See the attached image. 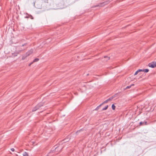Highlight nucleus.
Here are the masks:
<instances>
[{
  "label": "nucleus",
  "mask_w": 156,
  "mask_h": 156,
  "mask_svg": "<svg viewBox=\"0 0 156 156\" xmlns=\"http://www.w3.org/2000/svg\"><path fill=\"white\" fill-rule=\"evenodd\" d=\"M33 52V50L31 49L27 52L25 55L22 56V59L24 60L27 57L29 56Z\"/></svg>",
  "instance_id": "obj_1"
},
{
  "label": "nucleus",
  "mask_w": 156,
  "mask_h": 156,
  "mask_svg": "<svg viewBox=\"0 0 156 156\" xmlns=\"http://www.w3.org/2000/svg\"><path fill=\"white\" fill-rule=\"evenodd\" d=\"M149 67L151 68H154L156 67V62H153L149 63Z\"/></svg>",
  "instance_id": "obj_2"
},
{
  "label": "nucleus",
  "mask_w": 156,
  "mask_h": 156,
  "mask_svg": "<svg viewBox=\"0 0 156 156\" xmlns=\"http://www.w3.org/2000/svg\"><path fill=\"white\" fill-rule=\"evenodd\" d=\"M42 106V105L41 104L38 105L36 106L32 110L33 111H35L37 109H38L39 108L41 107Z\"/></svg>",
  "instance_id": "obj_3"
},
{
  "label": "nucleus",
  "mask_w": 156,
  "mask_h": 156,
  "mask_svg": "<svg viewBox=\"0 0 156 156\" xmlns=\"http://www.w3.org/2000/svg\"><path fill=\"white\" fill-rule=\"evenodd\" d=\"M108 101L107 100L106 101H105L103 103H102L101 105H99L98 107H97V108H96V109L98 110V109L102 105H103L104 104L108 102Z\"/></svg>",
  "instance_id": "obj_4"
},
{
  "label": "nucleus",
  "mask_w": 156,
  "mask_h": 156,
  "mask_svg": "<svg viewBox=\"0 0 156 156\" xmlns=\"http://www.w3.org/2000/svg\"><path fill=\"white\" fill-rule=\"evenodd\" d=\"M23 156H28V154L26 152H25L23 153Z\"/></svg>",
  "instance_id": "obj_5"
},
{
  "label": "nucleus",
  "mask_w": 156,
  "mask_h": 156,
  "mask_svg": "<svg viewBox=\"0 0 156 156\" xmlns=\"http://www.w3.org/2000/svg\"><path fill=\"white\" fill-rule=\"evenodd\" d=\"M148 71L149 70L148 69H143V72H144L145 73H147L148 72Z\"/></svg>",
  "instance_id": "obj_6"
},
{
  "label": "nucleus",
  "mask_w": 156,
  "mask_h": 156,
  "mask_svg": "<svg viewBox=\"0 0 156 156\" xmlns=\"http://www.w3.org/2000/svg\"><path fill=\"white\" fill-rule=\"evenodd\" d=\"M38 60H39L38 58H36L34 60L33 62H35L38 61Z\"/></svg>",
  "instance_id": "obj_7"
},
{
  "label": "nucleus",
  "mask_w": 156,
  "mask_h": 156,
  "mask_svg": "<svg viewBox=\"0 0 156 156\" xmlns=\"http://www.w3.org/2000/svg\"><path fill=\"white\" fill-rule=\"evenodd\" d=\"M112 108L113 110H115V107L114 104H112Z\"/></svg>",
  "instance_id": "obj_8"
},
{
  "label": "nucleus",
  "mask_w": 156,
  "mask_h": 156,
  "mask_svg": "<svg viewBox=\"0 0 156 156\" xmlns=\"http://www.w3.org/2000/svg\"><path fill=\"white\" fill-rule=\"evenodd\" d=\"M108 107V105H107L105 108H104L103 109V110H106L107 109Z\"/></svg>",
  "instance_id": "obj_9"
},
{
  "label": "nucleus",
  "mask_w": 156,
  "mask_h": 156,
  "mask_svg": "<svg viewBox=\"0 0 156 156\" xmlns=\"http://www.w3.org/2000/svg\"><path fill=\"white\" fill-rule=\"evenodd\" d=\"M134 85L133 84H132L130 86H128L126 87V88H129L130 87H131V86H133Z\"/></svg>",
  "instance_id": "obj_10"
},
{
  "label": "nucleus",
  "mask_w": 156,
  "mask_h": 156,
  "mask_svg": "<svg viewBox=\"0 0 156 156\" xmlns=\"http://www.w3.org/2000/svg\"><path fill=\"white\" fill-rule=\"evenodd\" d=\"M112 99V98H109L107 100L108 101H111V100Z\"/></svg>",
  "instance_id": "obj_11"
},
{
  "label": "nucleus",
  "mask_w": 156,
  "mask_h": 156,
  "mask_svg": "<svg viewBox=\"0 0 156 156\" xmlns=\"http://www.w3.org/2000/svg\"><path fill=\"white\" fill-rule=\"evenodd\" d=\"M69 139L68 138H67V139L66 140H64L63 141H64V142H66L68 140H69Z\"/></svg>",
  "instance_id": "obj_12"
},
{
  "label": "nucleus",
  "mask_w": 156,
  "mask_h": 156,
  "mask_svg": "<svg viewBox=\"0 0 156 156\" xmlns=\"http://www.w3.org/2000/svg\"><path fill=\"white\" fill-rule=\"evenodd\" d=\"M139 72L138 71V70L135 72V73L134 74V75H136L138 73H139Z\"/></svg>",
  "instance_id": "obj_13"
},
{
  "label": "nucleus",
  "mask_w": 156,
  "mask_h": 156,
  "mask_svg": "<svg viewBox=\"0 0 156 156\" xmlns=\"http://www.w3.org/2000/svg\"><path fill=\"white\" fill-rule=\"evenodd\" d=\"M138 71L139 72H142L143 71V69H139L138 70Z\"/></svg>",
  "instance_id": "obj_14"
},
{
  "label": "nucleus",
  "mask_w": 156,
  "mask_h": 156,
  "mask_svg": "<svg viewBox=\"0 0 156 156\" xmlns=\"http://www.w3.org/2000/svg\"><path fill=\"white\" fill-rule=\"evenodd\" d=\"M11 150L12 151H15V150L14 149V148H12L11 149Z\"/></svg>",
  "instance_id": "obj_15"
},
{
  "label": "nucleus",
  "mask_w": 156,
  "mask_h": 156,
  "mask_svg": "<svg viewBox=\"0 0 156 156\" xmlns=\"http://www.w3.org/2000/svg\"><path fill=\"white\" fill-rule=\"evenodd\" d=\"M104 58H108V59H109V57H108V56H105L104 57Z\"/></svg>",
  "instance_id": "obj_16"
},
{
  "label": "nucleus",
  "mask_w": 156,
  "mask_h": 156,
  "mask_svg": "<svg viewBox=\"0 0 156 156\" xmlns=\"http://www.w3.org/2000/svg\"><path fill=\"white\" fill-rule=\"evenodd\" d=\"M34 62H31V63H30L29 65V66H30L31 65H32L33 63Z\"/></svg>",
  "instance_id": "obj_17"
},
{
  "label": "nucleus",
  "mask_w": 156,
  "mask_h": 156,
  "mask_svg": "<svg viewBox=\"0 0 156 156\" xmlns=\"http://www.w3.org/2000/svg\"><path fill=\"white\" fill-rule=\"evenodd\" d=\"M143 124V122H140V125H142Z\"/></svg>",
  "instance_id": "obj_18"
},
{
  "label": "nucleus",
  "mask_w": 156,
  "mask_h": 156,
  "mask_svg": "<svg viewBox=\"0 0 156 156\" xmlns=\"http://www.w3.org/2000/svg\"><path fill=\"white\" fill-rule=\"evenodd\" d=\"M147 124V122H145V125H146Z\"/></svg>",
  "instance_id": "obj_19"
}]
</instances>
